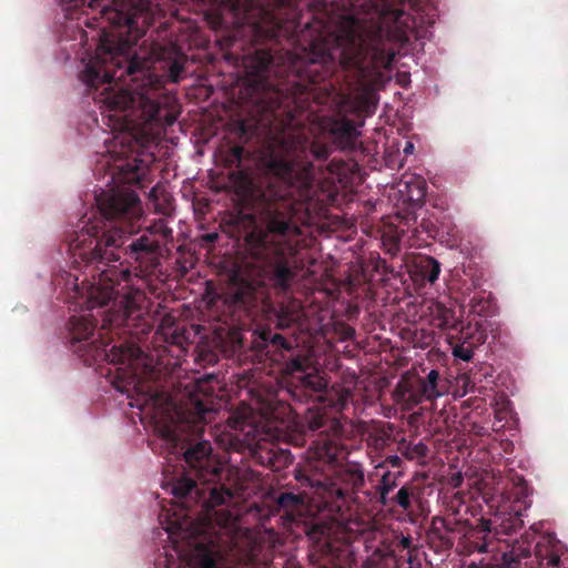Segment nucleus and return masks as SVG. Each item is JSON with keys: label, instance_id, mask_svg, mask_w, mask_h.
<instances>
[{"label": "nucleus", "instance_id": "obj_20", "mask_svg": "<svg viewBox=\"0 0 568 568\" xmlns=\"http://www.w3.org/2000/svg\"><path fill=\"white\" fill-rule=\"evenodd\" d=\"M408 192V200L420 202L425 196V183L423 181L405 182Z\"/></svg>", "mask_w": 568, "mask_h": 568}, {"label": "nucleus", "instance_id": "obj_18", "mask_svg": "<svg viewBox=\"0 0 568 568\" xmlns=\"http://www.w3.org/2000/svg\"><path fill=\"white\" fill-rule=\"evenodd\" d=\"M416 272L430 283L437 281L440 273L439 263L433 257H423L416 264Z\"/></svg>", "mask_w": 568, "mask_h": 568}, {"label": "nucleus", "instance_id": "obj_27", "mask_svg": "<svg viewBox=\"0 0 568 568\" xmlns=\"http://www.w3.org/2000/svg\"><path fill=\"white\" fill-rule=\"evenodd\" d=\"M479 529L483 531V532H490L491 531V527H490V523L489 520H481L480 524H479Z\"/></svg>", "mask_w": 568, "mask_h": 568}, {"label": "nucleus", "instance_id": "obj_12", "mask_svg": "<svg viewBox=\"0 0 568 568\" xmlns=\"http://www.w3.org/2000/svg\"><path fill=\"white\" fill-rule=\"evenodd\" d=\"M227 481L230 487L222 486L211 490L210 505L212 507L226 503L247 487L237 469L229 470Z\"/></svg>", "mask_w": 568, "mask_h": 568}, {"label": "nucleus", "instance_id": "obj_19", "mask_svg": "<svg viewBox=\"0 0 568 568\" xmlns=\"http://www.w3.org/2000/svg\"><path fill=\"white\" fill-rule=\"evenodd\" d=\"M332 131L334 134L342 136V138H346L347 140H351L357 135V129H356L355 124L352 121L346 120V119H343V120L336 122L334 124Z\"/></svg>", "mask_w": 568, "mask_h": 568}, {"label": "nucleus", "instance_id": "obj_34", "mask_svg": "<svg viewBox=\"0 0 568 568\" xmlns=\"http://www.w3.org/2000/svg\"><path fill=\"white\" fill-rule=\"evenodd\" d=\"M550 561H551L554 565H556V564H557V561H558V558H554V559H551Z\"/></svg>", "mask_w": 568, "mask_h": 568}, {"label": "nucleus", "instance_id": "obj_2", "mask_svg": "<svg viewBox=\"0 0 568 568\" xmlns=\"http://www.w3.org/2000/svg\"><path fill=\"white\" fill-rule=\"evenodd\" d=\"M113 38L105 32L101 36L94 57L85 62L81 80L97 89L104 85L95 99L108 118V125L122 134L114 136L109 152H115L116 145L121 144L123 150L118 155H124V144L131 143L140 133L145 132L143 125L156 118L159 105L153 89L132 93L113 82L114 79L121 80L122 73L116 75L114 69H121L123 64L126 65L128 74L136 73V63L130 59L128 42L113 45Z\"/></svg>", "mask_w": 568, "mask_h": 568}, {"label": "nucleus", "instance_id": "obj_16", "mask_svg": "<svg viewBox=\"0 0 568 568\" xmlns=\"http://www.w3.org/2000/svg\"><path fill=\"white\" fill-rule=\"evenodd\" d=\"M270 63L271 55L265 51L254 53L244 62L247 73L256 77L261 75L268 68Z\"/></svg>", "mask_w": 568, "mask_h": 568}, {"label": "nucleus", "instance_id": "obj_28", "mask_svg": "<svg viewBox=\"0 0 568 568\" xmlns=\"http://www.w3.org/2000/svg\"><path fill=\"white\" fill-rule=\"evenodd\" d=\"M414 149H415V148H414L413 142L408 141V142H406V144H405V146H404V149H403V152H404L406 155H410V154H413Z\"/></svg>", "mask_w": 568, "mask_h": 568}, {"label": "nucleus", "instance_id": "obj_4", "mask_svg": "<svg viewBox=\"0 0 568 568\" xmlns=\"http://www.w3.org/2000/svg\"><path fill=\"white\" fill-rule=\"evenodd\" d=\"M206 527V523H193L186 515L174 513V519H168L164 529L174 545L166 561L179 559L170 562L169 568H217L219 547L205 534Z\"/></svg>", "mask_w": 568, "mask_h": 568}, {"label": "nucleus", "instance_id": "obj_24", "mask_svg": "<svg viewBox=\"0 0 568 568\" xmlns=\"http://www.w3.org/2000/svg\"><path fill=\"white\" fill-rule=\"evenodd\" d=\"M396 501L397 504L404 508V509H408L409 506H410V496H409V493L406 488H400L396 495Z\"/></svg>", "mask_w": 568, "mask_h": 568}, {"label": "nucleus", "instance_id": "obj_23", "mask_svg": "<svg viewBox=\"0 0 568 568\" xmlns=\"http://www.w3.org/2000/svg\"><path fill=\"white\" fill-rule=\"evenodd\" d=\"M453 355L457 358L468 362L473 358L474 352L469 346L462 344L453 348Z\"/></svg>", "mask_w": 568, "mask_h": 568}, {"label": "nucleus", "instance_id": "obj_21", "mask_svg": "<svg viewBox=\"0 0 568 568\" xmlns=\"http://www.w3.org/2000/svg\"><path fill=\"white\" fill-rule=\"evenodd\" d=\"M274 275L276 283L282 287H286L292 277V272L285 263L278 261L275 265Z\"/></svg>", "mask_w": 568, "mask_h": 568}, {"label": "nucleus", "instance_id": "obj_3", "mask_svg": "<svg viewBox=\"0 0 568 568\" xmlns=\"http://www.w3.org/2000/svg\"><path fill=\"white\" fill-rule=\"evenodd\" d=\"M98 270L100 274L92 276L93 281L81 294L87 300L88 311L109 306L101 314L103 315L102 328L123 325L140 310L144 295L138 290L121 286L119 278L126 280L129 276L128 270L119 271L116 267H98Z\"/></svg>", "mask_w": 568, "mask_h": 568}, {"label": "nucleus", "instance_id": "obj_5", "mask_svg": "<svg viewBox=\"0 0 568 568\" xmlns=\"http://www.w3.org/2000/svg\"><path fill=\"white\" fill-rule=\"evenodd\" d=\"M305 142L297 133L285 135L280 145L265 158V165L271 173L285 183L306 191L313 181V169L308 163L301 162L305 152Z\"/></svg>", "mask_w": 568, "mask_h": 568}, {"label": "nucleus", "instance_id": "obj_11", "mask_svg": "<svg viewBox=\"0 0 568 568\" xmlns=\"http://www.w3.org/2000/svg\"><path fill=\"white\" fill-rule=\"evenodd\" d=\"M75 7L88 4L92 10H98L102 18L111 24L121 26L129 23L128 17L115 7V0H69Z\"/></svg>", "mask_w": 568, "mask_h": 568}, {"label": "nucleus", "instance_id": "obj_25", "mask_svg": "<svg viewBox=\"0 0 568 568\" xmlns=\"http://www.w3.org/2000/svg\"><path fill=\"white\" fill-rule=\"evenodd\" d=\"M181 72V67L174 62L170 68V73L174 82L179 81V73Z\"/></svg>", "mask_w": 568, "mask_h": 568}, {"label": "nucleus", "instance_id": "obj_15", "mask_svg": "<svg viewBox=\"0 0 568 568\" xmlns=\"http://www.w3.org/2000/svg\"><path fill=\"white\" fill-rule=\"evenodd\" d=\"M156 248L158 242L148 235H142L128 246L130 256L136 262H141L144 257L152 255Z\"/></svg>", "mask_w": 568, "mask_h": 568}, {"label": "nucleus", "instance_id": "obj_33", "mask_svg": "<svg viewBox=\"0 0 568 568\" xmlns=\"http://www.w3.org/2000/svg\"><path fill=\"white\" fill-rule=\"evenodd\" d=\"M162 436L166 437V438H170L171 437V432L169 429H165L162 432Z\"/></svg>", "mask_w": 568, "mask_h": 568}, {"label": "nucleus", "instance_id": "obj_6", "mask_svg": "<svg viewBox=\"0 0 568 568\" xmlns=\"http://www.w3.org/2000/svg\"><path fill=\"white\" fill-rule=\"evenodd\" d=\"M105 356L111 363L124 366L120 368L121 372L118 376L125 382V385L120 388L121 392L129 396L131 392L142 396L143 406L160 407L162 405V395L153 392L149 385L136 376V371L148 365V358L139 347L134 345L112 346L110 349H105Z\"/></svg>", "mask_w": 568, "mask_h": 568}, {"label": "nucleus", "instance_id": "obj_10", "mask_svg": "<svg viewBox=\"0 0 568 568\" xmlns=\"http://www.w3.org/2000/svg\"><path fill=\"white\" fill-rule=\"evenodd\" d=\"M288 230V223L282 219L273 217L267 225L266 233H252L248 237L251 243H254L256 247L266 251L273 252L275 255L281 256L284 255L285 250L278 242L273 243V239H271V234L273 235H283Z\"/></svg>", "mask_w": 568, "mask_h": 568}, {"label": "nucleus", "instance_id": "obj_22", "mask_svg": "<svg viewBox=\"0 0 568 568\" xmlns=\"http://www.w3.org/2000/svg\"><path fill=\"white\" fill-rule=\"evenodd\" d=\"M195 487V483L191 478L183 477L179 479L172 486V494L178 497L186 496L193 488Z\"/></svg>", "mask_w": 568, "mask_h": 568}, {"label": "nucleus", "instance_id": "obj_9", "mask_svg": "<svg viewBox=\"0 0 568 568\" xmlns=\"http://www.w3.org/2000/svg\"><path fill=\"white\" fill-rule=\"evenodd\" d=\"M211 445L207 442L196 444L184 454L185 462L197 471L200 479L213 481L219 477L222 465L210 457Z\"/></svg>", "mask_w": 568, "mask_h": 568}, {"label": "nucleus", "instance_id": "obj_32", "mask_svg": "<svg viewBox=\"0 0 568 568\" xmlns=\"http://www.w3.org/2000/svg\"><path fill=\"white\" fill-rule=\"evenodd\" d=\"M478 551H479V552H486V551H487V545H486V544H484V545L479 546V547H478Z\"/></svg>", "mask_w": 568, "mask_h": 568}, {"label": "nucleus", "instance_id": "obj_7", "mask_svg": "<svg viewBox=\"0 0 568 568\" xmlns=\"http://www.w3.org/2000/svg\"><path fill=\"white\" fill-rule=\"evenodd\" d=\"M105 227V224L102 227L91 225L75 235L69 245V251L75 263H78V260H102V245L120 246L123 243L121 231L106 230ZM99 263L101 264L102 261H99Z\"/></svg>", "mask_w": 568, "mask_h": 568}, {"label": "nucleus", "instance_id": "obj_35", "mask_svg": "<svg viewBox=\"0 0 568 568\" xmlns=\"http://www.w3.org/2000/svg\"><path fill=\"white\" fill-rule=\"evenodd\" d=\"M136 313H138V311L131 317H133L134 315H135V317H139V314H136Z\"/></svg>", "mask_w": 568, "mask_h": 568}, {"label": "nucleus", "instance_id": "obj_17", "mask_svg": "<svg viewBox=\"0 0 568 568\" xmlns=\"http://www.w3.org/2000/svg\"><path fill=\"white\" fill-rule=\"evenodd\" d=\"M94 323L91 318L87 317V314L73 316L71 320V331L73 336L78 341L85 339L93 332Z\"/></svg>", "mask_w": 568, "mask_h": 568}, {"label": "nucleus", "instance_id": "obj_30", "mask_svg": "<svg viewBox=\"0 0 568 568\" xmlns=\"http://www.w3.org/2000/svg\"><path fill=\"white\" fill-rule=\"evenodd\" d=\"M313 152L317 158H325L327 155L326 149L313 150Z\"/></svg>", "mask_w": 568, "mask_h": 568}, {"label": "nucleus", "instance_id": "obj_1", "mask_svg": "<svg viewBox=\"0 0 568 568\" xmlns=\"http://www.w3.org/2000/svg\"><path fill=\"white\" fill-rule=\"evenodd\" d=\"M342 6L352 8L327 12L318 38L311 43L310 62L338 61L344 68H355L358 87L345 103L352 112L373 113L381 69H389L396 54L393 42L407 40L403 14L392 9L389 0H343Z\"/></svg>", "mask_w": 568, "mask_h": 568}, {"label": "nucleus", "instance_id": "obj_13", "mask_svg": "<svg viewBox=\"0 0 568 568\" xmlns=\"http://www.w3.org/2000/svg\"><path fill=\"white\" fill-rule=\"evenodd\" d=\"M427 311L432 323L439 328L453 327L456 323L453 311L440 302L432 301Z\"/></svg>", "mask_w": 568, "mask_h": 568}, {"label": "nucleus", "instance_id": "obj_8", "mask_svg": "<svg viewBox=\"0 0 568 568\" xmlns=\"http://www.w3.org/2000/svg\"><path fill=\"white\" fill-rule=\"evenodd\" d=\"M97 203L106 219L126 216L132 220L142 214L139 197L133 192L109 190L97 199Z\"/></svg>", "mask_w": 568, "mask_h": 568}, {"label": "nucleus", "instance_id": "obj_29", "mask_svg": "<svg viewBox=\"0 0 568 568\" xmlns=\"http://www.w3.org/2000/svg\"><path fill=\"white\" fill-rule=\"evenodd\" d=\"M290 368L292 371H300V369H302V366H301L298 361L294 359V361L291 362Z\"/></svg>", "mask_w": 568, "mask_h": 568}, {"label": "nucleus", "instance_id": "obj_31", "mask_svg": "<svg viewBox=\"0 0 568 568\" xmlns=\"http://www.w3.org/2000/svg\"><path fill=\"white\" fill-rule=\"evenodd\" d=\"M197 410L202 414H205L206 412H209L206 408L203 407V405L201 403H197Z\"/></svg>", "mask_w": 568, "mask_h": 568}, {"label": "nucleus", "instance_id": "obj_26", "mask_svg": "<svg viewBox=\"0 0 568 568\" xmlns=\"http://www.w3.org/2000/svg\"><path fill=\"white\" fill-rule=\"evenodd\" d=\"M297 497L292 494H285L280 497V504L284 505L288 501H296Z\"/></svg>", "mask_w": 568, "mask_h": 568}, {"label": "nucleus", "instance_id": "obj_14", "mask_svg": "<svg viewBox=\"0 0 568 568\" xmlns=\"http://www.w3.org/2000/svg\"><path fill=\"white\" fill-rule=\"evenodd\" d=\"M422 394L427 400H435L445 394L448 389L440 384L439 373L436 369H432L427 377L420 384Z\"/></svg>", "mask_w": 568, "mask_h": 568}]
</instances>
